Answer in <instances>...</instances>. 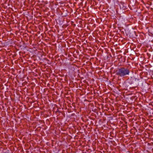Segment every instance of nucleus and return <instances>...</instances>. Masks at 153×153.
<instances>
[{
    "label": "nucleus",
    "mask_w": 153,
    "mask_h": 153,
    "mask_svg": "<svg viewBox=\"0 0 153 153\" xmlns=\"http://www.w3.org/2000/svg\"><path fill=\"white\" fill-rule=\"evenodd\" d=\"M110 40H108V41H109V42H110Z\"/></svg>",
    "instance_id": "7"
},
{
    "label": "nucleus",
    "mask_w": 153,
    "mask_h": 153,
    "mask_svg": "<svg viewBox=\"0 0 153 153\" xmlns=\"http://www.w3.org/2000/svg\"><path fill=\"white\" fill-rule=\"evenodd\" d=\"M130 71L128 69L123 67L118 69L116 74L121 77H123L128 75Z\"/></svg>",
    "instance_id": "1"
},
{
    "label": "nucleus",
    "mask_w": 153,
    "mask_h": 153,
    "mask_svg": "<svg viewBox=\"0 0 153 153\" xmlns=\"http://www.w3.org/2000/svg\"><path fill=\"white\" fill-rule=\"evenodd\" d=\"M70 40H71L70 41H71V39H70Z\"/></svg>",
    "instance_id": "10"
},
{
    "label": "nucleus",
    "mask_w": 153,
    "mask_h": 153,
    "mask_svg": "<svg viewBox=\"0 0 153 153\" xmlns=\"http://www.w3.org/2000/svg\"><path fill=\"white\" fill-rule=\"evenodd\" d=\"M58 39L57 41H59V39Z\"/></svg>",
    "instance_id": "6"
},
{
    "label": "nucleus",
    "mask_w": 153,
    "mask_h": 153,
    "mask_svg": "<svg viewBox=\"0 0 153 153\" xmlns=\"http://www.w3.org/2000/svg\"><path fill=\"white\" fill-rule=\"evenodd\" d=\"M70 40H71L70 41H71V39H70Z\"/></svg>",
    "instance_id": "9"
},
{
    "label": "nucleus",
    "mask_w": 153,
    "mask_h": 153,
    "mask_svg": "<svg viewBox=\"0 0 153 153\" xmlns=\"http://www.w3.org/2000/svg\"><path fill=\"white\" fill-rule=\"evenodd\" d=\"M70 40H71L70 41H71V39H70Z\"/></svg>",
    "instance_id": "8"
},
{
    "label": "nucleus",
    "mask_w": 153,
    "mask_h": 153,
    "mask_svg": "<svg viewBox=\"0 0 153 153\" xmlns=\"http://www.w3.org/2000/svg\"><path fill=\"white\" fill-rule=\"evenodd\" d=\"M33 41H34V42H33L32 43L33 45H36V44H38V41H36L35 39H33Z\"/></svg>",
    "instance_id": "3"
},
{
    "label": "nucleus",
    "mask_w": 153,
    "mask_h": 153,
    "mask_svg": "<svg viewBox=\"0 0 153 153\" xmlns=\"http://www.w3.org/2000/svg\"><path fill=\"white\" fill-rule=\"evenodd\" d=\"M95 41H96L95 42H97V43H98V42H99V41H97V40H96V39L95 40Z\"/></svg>",
    "instance_id": "5"
},
{
    "label": "nucleus",
    "mask_w": 153,
    "mask_h": 153,
    "mask_svg": "<svg viewBox=\"0 0 153 153\" xmlns=\"http://www.w3.org/2000/svg\"><path fill=\"white\" fill-rule=\"evenodd\" d=\"M4 44V40H3V39H0V46H1V45H3Z\"/></svg>",
    "instance_id": "4"
},
{
    "label": "nucleus",
    "mask_w": 153,
    "mask_h": 153,
    "mask_svg": "<svg viewBox=\"0 0 153 153\" xmlns=\"http://www.w3.org/2000/svg\"><path fill=\"white\" fill-rule=\"evenodd\" d=\"M24 44L29 45L32 44V40L31 39H21Z\"/></svg>",
    "instance_id": "2"
}]
</instances>
